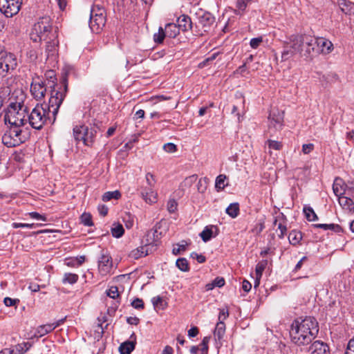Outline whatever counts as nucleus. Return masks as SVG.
I'll list each match as a JSON object with an SVG mask.
<instances>
[{
    "mask_svg": "<svg viewBox=\"0 0 354 354\" xmlns=\"http://www.w3.org/2000/svg\"><path fill=\"white\" fill-rule=\"evenodd\" d=\"M131 306L136 309H143L144 302L141 299L136 298L131 302Z\"/></svg>",
    "mask_w": 354,
    "mask_h": 354,
    "instance_id": "13d9d810",
    "label": "nucleus"
},
{
    "mask_svg": "<svg viewBox=\"0 0 354 354\" xmlns=\"http://www.w3.org/2000/svg\"><path fill=\"white\" fill-rule=\"evenodd\" d=\"M339 6L343 12L345 14H349L352 9V3L350 2H346L345 1L342 0L339 3Z\"/></svg>",
    "mask_w": 354,
    "mask_h": 354,
    "instance_id": "c03bdc74",
    "label": "nucleus"
},
{
    "mask_svg": "<svg viewBox=\"0 0 354 354\" xmlns=\"http://www.w3.org/2000/svg\"><path fill=\"white\" fill-rule=\"evenodd\" d=\"M298 53L297 50H295L294 42L290 41L285 43L284 49L281 53V61L285 62L290 58L292 57L295 54Z\"/></svg>",
    "mask_w": 354,
    "mask_h": 354,
    "instance_id": "aec40b11",
    "label": "nucleus"
},
{
    "mask_svg": "<svg viewBox=\"0 0 354 354\" xmlns=\"http://www.w3.org/2000/svg\"><path fill=\"white\" fill-rule=\"evenodd\" d=\"M225 333V324L223 321L218 322L216 324V328L214 331V335L216 339L220 341L223 339Z\"/></svg>",
    "mask_w": 354,
    "mask_h": 354,
    "instance_id": "bb28decb",
    "label": "nucleus"
},
{
    "mask_svg": "<svg viewBox=\"0 0 354 354\" xmlns=\"http://www.w3.org/2000/svg\"><path fill=\"white\" fill-rule=\"evenodd\" d=\"M62 322H63V320L61 319L55 323L39 326L37 328L36 333L35 334V337H41L45 335L50 333L54 329H55L57 327H58Z\"/></svg>",
    "mask_w": 354,
    "mask_h": 354,
    "instance_id": "2eb2a0df",
    "label": "nucleus"
},
{
    "mask_svg": "<svg viewBox=\"0 0 354 354\" xmlns=\"http://www.w3.org/2000/svg\"><path fill=\"white\" fill-rule=\"evenodd\" d=\"M327 230H331L336 233H340L343 232L342 227L337 224H328Z\"/></svg>",
    "mask_w": 354,
    "mask_h": 354,
    "instance_id": "052dcab7",
    "label": "nucleus"
},
{
    "mask_svg": "<svg viewBox=\"0 0 354 354\" xmlns=\"http://www.w3.org/2000/svg\"><path fill=\"white\" fill-rule=\"evenodd\" d=\"M288 239L290 244L296 245L299 243L302 239L301 232L297 230H292L289 233Z\"/></svg>",
    "mask_w": 354,
    "mask_h": 354,
    "instance_id": "c756f323",
    "label": "nucleus"
},
{
    "mask_svg": "<svg viewBox=\"0 0 354 354\" xmlns=\"http://www.w3.org/2000/svg\"><path fill=\"white\" fill-rule=\"evenodd\" d=\"M135 344L133 341H126L122 343L119 347L120 354H131L135 348Z\"/></svg>",
    "mask_w": 354,
    "mask_h": 354,
    "instance_id": "a878e982",
    "label": "nucleus"
},
{
    "mask_svg": "<svg viewBox=\"0 0 354 354\" xmlns=\"http://www.w3.org/2000/svg\"><path fill=\"white\" fill-rule=\"evenodd\" d=\"M19 93V99L10 102L4 115L5 122L9 123L10 126L22 127L27 121L28 107L24 103L25 95L21 91Z\"/></svg>",
    "mask_w": 354,
    "mask_h": 354,
    "instance_id": "7ed1b4c3",
    "label": "nucleus"
},
{
    "mask_svg": "<svg viewBox=\"0 0 354 354\" xmlns=\"http://www.w3.org/2000/svg\"><path fill=\"white\" fill-rule=\"evenodd\" d=\"M251 1L252 0H237L236 4V9L234 10V12L237 15H243L248 6V3Z\"/></svg>",
    "mask_w": 354,
    "mask_h": 354,
    "instance_id": "7c9ffc66",
    "label": "nucleus"
},
{
    "mask_svg": "<svg viewBox=\"0 0 354 354\" xmlns=\"http://www.w3.org/2000/svg\"><path fill=\"white\" fill-rule=\"evenodd\" d=\"M345 354H354V337L349 340Z\"/></svg>",
    "mask_w": 354,
    "mask_h": 354,
    "instance_id": "69168bd1",
    "label": "nucleus"
},
{
    "mask_svg": "<svg viewBox=\"0 0 354 354\" xmlns=\"http://www.w3.org/2000/svg\"><path fill=\"white\" fill-rule=\"evenodd\" d=\"M121 197V194L119 191L115 190L113 192H107L102 196L104 201H109L112 198L118 199Z\"/></svg>",
    "mask_w": 354,
    "mask_h": 354,
    "instance_id": "58836bf2",
    "label": "nucleus"
},
{
    "mask_svg": "<svg viewBox=\"0 0 354 354\" xmlns=\"http://www.w3.org/2000/svg\"><path fill=\"white\" fill-rule=\"evenodd\" d=\"M314 149V145L309 143V144H304L302 146V152L304 154H308L310 153Z\"/></svg>",
    "mask_w": 354,
    "mask_h": 354,
    "instance_id": "774afa93",
    "label": "nucleus"
},
{
    "mask_svg": "<svg viewBox=\"0 0 354 354\" xmlns=\"http://www.w3.org/2000/svg\"><path fill=\"white\" fill-rule=\"evenodd\" d=\"M151 301L155 308L164 309L167 306V302L160 296L153 297Z\"/></svg>",
    "mask_w": 354,
    "mask_h": 354,
    "instance_id": "e433bc0d",
    "label": "nucleus"
},
{
    "mask_svg": "<svg viewBox=\"0 0 354 354\" xmlns=\"http://www.w3.org/2000/svg\"><path fill=\"white\" fill-rule=\"evenodd\" d=\"M107 295L112 299H117L119 297L118 288L116 286H111L107 291Z\"/></svg>",
    "mask_w": 354,
    "mask_h": 354,
    "instance_id": "603ef678",
    "label": "nucleus"
},
{
    "mask_svg": "<svg viewBox=\"0 0 354 354\" xmlns=\"http://www.w3.org/2000/svg\"><path fill=\"white\" fill-rule=\"evenodd\" d=\"M210 337L209 336H207V337H205L203 340H202V342L201 344V353H204V354H207L208 353V344L210 341Z\"/></svg>",
    "mask_w": 354,
    "mask_h": 354,
    "instance_id": "09e8293b",
    "label": "nucleus"
},
{
    "mask_svg": "<svg viewBox=\"0 0 354 354\" xmlns=\"http://www.w3.org/2000/svg\"><path fill=\"white\" fill-rule=\"evenodd\" d=\"M188 243L186 241H182L180 243L177 245V247L173 248V254L175 255L179 254L181 251L186 250Z\"/></svg>",
    "mask_w": 354,
    "mask_h": 354,
    "instance_id": "a18cd8bd",
    "label": "nucleus"
},
{
    "mask_svg": "<svg viewBox=\"0 0 354 354\" xmlns=\"http://www.w3.org/2000/svg\"><path fill=\"white\" fill-rule=\"evenodd\" d=\"M21 127L16 126H10V130L8 131L10 136H12V138L15 140H19L21 141V143L24 142L23 138H21V130L20 129Z\"/></svg>",
    "mask_w": 354,
    "mask_h": 354,
    "instance_id": "72a5a7b5",
    "label": "nucleus"
},
{
    "mask_svg": "<svg viewBox=\"0 0 354 354\" xmlns=\"http://www.w3.org/2000/svg\"><path fill=\"white\" fill-rule=\"evenodd\" d=\"M13 228H19V227H26V228H35L37 226H41V224H35V223H13L12 224Z\"/></svg>",
    "mask_w": 354,
    "mask_h": 354,
    "instance_id": "de8ad7c7",
    "label": "nucleus"
},
{
    "mask_svg": "<svg viewBox=\"0 0 354 354\" xmlns=\"http://www.w3.org/2000/svg\"><path fill=\"white\" fill-rule=\"evenodd\" d=\"M146 182L147 183V187H154L156 180L155 176L151 173H147L145 176Z\"/></svg>",
    "mask_w": 354,
    "mask_h": 354,
    "instance_id": "3c124183",
    "label": "nucleus"
},
{
    "mask_svg": "<svg viewBox=\"0 0 354 354\" xmlns=\"http://www.w3.org/2000/svg\"><path fill=\"white\" fill-rule=\"evenodd\" d=\"M78 279H79V276L77 274L66 272L64 274V277L62 279V283L64 284H66V283L74 284L78 281Z\"/></svg>",
    "mask_w": 354,
    "mask_h": 354,
    "instance_id": "473e14b6",
    "label": "nucleus"
},
{
    "mask_svg": "<svg viewBox=\"0 0 354 354\" xmlns=\"http://www.w3.org/2000/svg\"><path fill=\"white\" fill-rule=\"evenodd\" d=\"M96 136L95 128H88L85 124H78L73 127V136L76 141H82L86 146H91Z\"/></svg>",
    "mask_w": 354,
    "mask_h": 354,
    "instance_id": "0eeeda50",
    "label": "nucleus"
},
{
    "mask_svg": "<svg viewBox=\"0 0 354 354\" xmlns=\"http://www.w3.org/2000/svg\"><path fill=\"white\" fill-rule=\"evenodd\" d=\"M176 265L181 271L187 272L189 270L188 261L185 258L177 259Z\"/></svg>",
    "mask_w": 354,
    "mask_h": 354,
    "instance_id": "ea45409f",
    "label": "nucleus"
},
{
    "mask_svg": "<svg viewBox=\"0 0 354 354\" xmlns=\"http://www.w3.org/2000/svg\"><path fill=\"white\" fill-rule=\"evenodd\" d=\"M311 354H329L328 346L320 341L314 342L308 348Z\"/></svg>",
    "mask_w": 354,
    "mask_h": 354,
    "instance_id": "dca6fc26",
    "label": "nucleus"
},
{
    "mask_svg": "<svg viewBox=\"0 0 354 354\" xmlns=\"http://www.w3.org/2000/svg\"><path fill=\"white\" fill-rule=\"evenodd\" d=\"M106 23L105 10L100 5H93L91 9L89 26L92 32L98 33Z\"/></svg>",
    "mask_w": 354,
    "mask_h": 354,
    "instance_id": "423d86ee",
    "label": "nucleus"
},
{
    "mask_svg": "<svg viewBox=\"0 0 354 354\" xmlns=\"http://www.w3.org/2000/svg\"><path fill=\"white\" fill-rule=\"evenodd\" d=\"M163 149L167 153H174L177 150L176 145L171 142L165 144Z\"/></svg>",
    "mask_w": 354,
    "mask_h": 354,
    "instance_id": "4d7b16f0",
    "label": "nucleus"
},
{
    "mask_svg": "<svg viewBox=\"0 0 354 354\" xmlns=\"http://www.w3.org/2000/svg\"><path fill=\"white\" fill-rule=\"evenodd\" d=\"M123 221L127 229H130L133 226L134 224V216L130 213H125L123 216Z\"/></svg>",
    "mask_w": 354,
    "mask_h": 354,
    "instance_id": "a19ab883",
    "label": "nucleus"
},
{
    "mask_svg": "<svg viewBox=\"0 0 354 354\" xmlns=\"http://www.w3.org/2000/svg\"><path fill=\"white\" fill-rule=\"evenodd\" d=\"M191 257L195 259L198 263H202L206 261V258L203 254H198L196 252H192Z\"/></svg>",
    "mask_w": 354,
    "mask_h": 354,
    "instance_id": "338daca9",
    "label": "nucleus"
},
{
    "mask_svg": "<svg viewBox=\"0 0 354 354\" xmlns=\"http://www.w3.org/2000/svg\"><path fill=\"white\" fill-rule=\"evenodd\" d=\"M81 221L86 226H92L93 225L92 221V216L88 213H84L81 216Z\"/></svg>",
    "mask_w": 354,
    "mask_h": 354,
    "instance_id": "49530a36",
    "label": "nucleus"
},
{
    "mask_svg": "<svg viewBox=\"0 0 354 354\" xmlns=\"http://www.w3.org/2000/svg\"><path fill=\"white\" fill-rule=\"evenodd\" d=\"M226 179V176L225 175L221 174L218 176L216 178L215 187L218 189H223L225 187V180Z\"/></svg>",
    "mask_w": 354,
    "mask_h": 354,
    "instance_id": "37998d69",
    "label": "nucleus"
},
{
    "mask_svg": "<svg viewBox=\"0 0 354 354\" xmlns=\"http://www.w3.org/2000/svg\"><path fill=\"white\" fill-rule=\"evenodd\" d=\"M215 21V19L209 12L204 13L199 19V23L202 25L205 31L209 28Z\"/></svg>",
    "mask_w": 354,
    "mask_h": 354,
    "instance_id": "b1692460",
    "label": "nucleus"
},
{
    "mask_svg": "<svg viewBox=\"0 0 354 354\" xmlns=\"http://www.w3.org/2000/svg\"><path fill=\"white\" fill-rule=\"evenodd\" d=\"M124 232L122 225L120 223H114L111 227V234L115 238L121 237Z\"/></svg>",
    "mask_w": 354,
    "mask_h": 354,
    "instance_id": "c9c22d12",
    "label": "nucleus"
},
{
    "mask_svg": "<svg viewBox=\"0 0 354 354\" xmlns=\"http://www.w3.org/2000/svg\"><path fill=\"white\" fill-rule=\"evenodd\" d=\"M265 226L263 223L259 222L256 224V225L254 227V228L252 230V232L256 234H259L264 229Z\"/></svg>",
    "mask_w": 354,
    "mask_h": 354,
    "instance_id": "e2e57ef3",
    "label": "nucleus"
},
{
    "mask_svg": "<svg viewBox=\"0 0 354 354\" xmlns=\"http://www.w3.org/2000/svg\"><path fill=\"white\" fill-rule=\"evenodd\" d=\"M178 26L180 30L187 31L192 28V21L189 17L187 15H181L178 19Z\"/></svg>",
    "mask_w": 354,
    "mask_h": 354,
    "instance_id": "393cba45",
    "label": "nucleus"
},
{
    "mask_svg": "<svg viewBox=\"0 0 354 354\" xmlns=\"http://www.w3.org/2000/svg\"><path fill=\"white\" fill-rule=\"evenodd\" d=\"M226 213L232 218H236L239 214V205L237 203L230 204L226 208Z\"/></svg>",
    "mask_w": 354,
    "mask_h": 354,
    "instance_id": "f704fd0d",
    "label": "nucleus"
},
{
    "mask_svg": "<svg viewBox=\"0 0 354 354\" xmlns=\"http://www.w3.org/2000/svg\"><path fill=\"white\" fill-rule=\"evenodd\" d=\"M141 196L149 204L155 203L157 201V193L153 190V187H143L141 191Z\"/></svg>",
    "mask_w": 354,
    "mask_h": 354,
    "instance_id": "6ab92c4d",
    "label": "nucleus"
},
{
    "mask_svg": "<svg viewBox=\"0 0 354 354\" xmlns=\"http://www.w3.org/2000/svg\"><path fill=\"white\" fill-rule=\"evenodd\" d=\"M262 41H263V39H262L261 37H255V38H252L250 40V44L252 48L256 49L259 46V45L262 43Z\"/></svg>",
    "mask_w": 354,
    "mask_h": 354,
    "instance_id": "6e6d98bb",
    "label": "nucleus"
},
{
    "mask_svg": "<svg viewBox=\"0 0 354 354\" xmlns=\"http://www.w3.org/2000/svg\"><path fill=\"white\" fill-rule=\"evenodd\" d=\"M62 86L59 90L54 88L51 91V96L48 104H37L28 115L30 125L37 130H40L46 123L50 120V113H52L53 122L58 112L59 108L63 102L68 90V80L66 75L62 79Z\"/></svg>",
    "mask_w": 354,
    "mask_h": 354,
    "instance_id": "f257e3e1",
    "label": "nucleus"
},
{
    "mask_svg": "<svg viewBox=\"0 0 354 354\" xmlns=\"http://www.w3.org/2000/svg\"><path fill=\"white\" fill-rule=\"evenodd\" d=\"M165 32L167 37L174 38L180 33V28L174 24H168Z\"/></svg>",
    "mask_w": 354,
    "mask_h": 354,
    "instance_id": "c85d7f7f",
    "label": "nucleus"
},
{
    "mask_svg": "<svg viewBox=\"0 0 354 354\" xmlns=\"http://www.w3.org/2000/svg\"><path fill=\"white\" fill-rule=\"evenodd\" d=\"M304 212L306 218L308 221H315L318 220V217L312 207H304Z\"/></svg>",
    "mask_w": 354,
    "mask_h": 354,
    "instance_id": "4c0bfd02",
    "label": "nucleus"
},
{
    "mask_svg": "<svg viewBox=\"0 0 354 354\" xmlns=\"http://www.w3.org/2000/svg\"><path fill=\"white\" fill-rule=\"evenodd\" d=\"M32 343L24 342L10 348H6L1 350L0 351V354H24L32 347Z\"/></svg>",
    "mask_w": 354,
    "mask_h": 354,
    "instance_id": "ddd939ff",
    "label": "nucleus"
},
{
    "mask_svg": "<svg viewBox=\"0 0 354 354\" xmlns=\"http://www.w3.org/2000/svg\"><path fill=\"white\" fill-rule=\"evenodd\" d=\"M290 41L294 42L295 50L298 54L306 58H312L315 56V39L306 35H293L290 37Z\"/></svg>",
    "mask_w": 354,
    "mask_h": 354,
    "instance_id": "20e7f679",
    "label": "nucleus"
},
{
    "mask_svg": "<svg viewBox=\"0 0 354 354\" xmlns=\"http://www.w3.org/2000/svg\"><path fill=\"white\" fill-rule=\"evenodd\" d=\"M216 228L213 225L206 226L204 230L201 232L200 236L204 242L209 241L212 236L213 232L212 229Z\"/></svg>",
    "mask_w": 354,
    "mask_h": 354,
    "instance_id": "2f4dec72",
    "label": "nucleus"
},
{
    "mask_svg": "<svg viewBox=\"0 0 354 354\" xmlns=\"http://www.w3.org/2000/svg\"><path fill=\"white\" fill-rule=\"evenodd\" d=\"M333 190L335 196L338 197L347 194L346 183H344L340 178H336L333 185Z\"/></svg>",
    "mask_w": 354,
    "mask_h": 354,
    "instance_id": "a211bd4d",
    "label": "nucleus"
},
{
    "mask_svg": "<svg viewBox=\"0 0 354 354\" xmlns=\"http://www.w3.org/2000/svg\"><path fill=\"white\" fill-rule=\"evenodd\" d=\"M113 268L112 258L110 255L102 251L98 259V270L101 275L109 274Z\"/></svg>",
    "mask_w": 354,
    "mask_h": 354,
    "instance_id": "f8f14e48",
    "label": "nucleus"
},
{
    "mask_svg": "<svg viewBox=\"0 0 354 354\" xmlns=\"http://www.w3.org/2000/svg\"><path fill=\"white\" fill-rule=\"evenodd\" d=\"M58 44L57 34L52 33L49 39L46 40V45L45 49V53L46 56V60L53 66L57 62L58 58Z\"/></svg>",
    "mask_w": 354,
    "mask_h": 354,
    "instance_id": "1a4fd4ad",
    "label": "nucleus"
},
{
    "mask_svg": "<svg viewBox=\"0 0 354 354\" xmlns=\"http://www.w3.org/2000/svg\"><path fill=\"white\" fill-rule=\"evenodd\" d=\"M28 215L32 218L37 219V220H41V221H44V222L47 221V219H46L45 216L41 215V214H39L38 212H29Z\"/></svg>",
    "mask_w": 354,
    "mask_h": 354,
    "instance_id": "bf43d9fd",
    "label": "nucleus"
},
{
    "mask_svg": "<svg viewBox=\"0 0 354 354\" xmlns=\"http://www.w3.org/2000/svg\"><path fill=\"white\" fill-rule=\"evenodd\" d=\"M315 55L318 54L328 55L333 50V44L328 39L324 37H317L315 39Z\"/></svg>",
    "mask_w": 354,
    "mask_h": 354,
    "instance_id": "9b49d317",
    "label": "nucleus"
},
{
    "mask_svg": "<svg viewBox=\"0 0 354 354\" xmlns=\"http://www.w3.org/2000/svg\"><path fill=\"white\" fill-rule=\"evenodd\" d=\"M340 206L346 211L348 212H354V202L353 201L346 196H340L338 198Z\"/></svg>",
    "mask_w": 354,
    "mask_h": 354,
    "instance_id": "412c9836",
    "label": "nucleus"
},
{
    "mask_svg": "<svg viewBox=\"0 0 354 354\" xmlns=\"http://www.w3.org/2000/svg\"><path fill=\"white\" fill-rule=\"evenodd\" d=\"M17 58L15 55L8 53L0 46V76H5L10 71L17 66Z\"/></svg>",
    "mask_w": 354,
    "mask_h": 354,
    "instance_id": "6e6552de",
    "label": "nucleus"
},
{
    "mask_svg": "<svg viewBox=\"0 0 354 354\" xmlns=\"http://www.w3.org/2000/svg\"><path fill=\"white\" fill-rule=\"evenodd\" d=\"M229 316V312L227 308H222L220 310L218 315V322L224 321Z\"/></svg>",
    "mask_w": 354,
    "mask_h": 354,
    "instance_id": "0e129e2a",
    "label": "nucleus"
},
{
    "mask_svg": "<svg viewBox=\"0 0 354 354\" xmlns=\"http://www.w3.org/2000/svg\"><path fill=\"white\" fill-rule=\"evenodd\" d=\"M22 0H0V11L7 17L17 15L21 7Z\"/></svg>",
    "mask_w": 354,
    "mask_h": 354,
    "instance_id": "9d476101",
    "label": "nucleus"
},
{
    "mask_svg": "<svg viewBox=\"0 0 354 354\" xmlns=\"http://www.w3.org/2000/svg\"><path fill=\"white\" fill-rule=\"evenodd\" d=\"M268 119L270 120V126H272L276 129H280L283 122V113L277 111H272L270 114Z\"/></svg>",
    "mask_w": 354,
    "mask_h": 354,
    "instance_id": "f3484780",
    "label": "nucleus"
},
{
    "mask_svg": "<svg viewBox=\"0 0 354 354\" xmlns=\"http://www.w3.org/2000/svg\"><path fill=\"white\" fill-rule=\"evenodd\" d=\"M2 142L8 147H13L19 145L21 141L19 140H14L12 136H10L8 132L5 133L2 136Z\"/></svg>",
    "mask_w": 354,
    "mask_h": 354,
    "instance_id": "cd10ccee",
    "label": "nucleus"
},
{
    "mask_svg": "<svg viewBox=\"0 0 354 354\" xmlns=\"http://www.w3.org/2000/svg\"><path fill=\"white\" fill-rule=\"evenodd\" d=\"M30 92L36 100H41L46 94V87L44 82H33L30 86Z\"/></svg>",
    "mask_w": 354,
    "mask_h": 354,
    "instance_id": "4468645a",
    "label": "nucleus"
},
{
    "mask_svg": "<svg viewBox=\"0 0 354 354\" xmlns=\"http://www.w3.org/2000/svg\"><path fill=\"white\" fill-rule=\"evenodd\" d=\"M268 147L272 149L280 150L282 147V144L280 142L269 140L268 141Z\"/></svg>",
    "mask_w": 354,
    "mask_h": 354,
    "instance_id": "864d4df0",
    "label": "nucleus"
},
{
    "mask_svg": "<svg viewBox=\"0 0 354 354\" xmlns=\"http://www.w3.org/2000/svg\"><path fill=\"white\" fill-rule=\"evenodd\" d=\"M52 33L57 34V30L52 26L51 19L48 16H44L39 19L34 25L31 39L34 41L47 40Z\"/></svg>",
    "mask_w": 354,
    "mask_h": 354,
    "instance_id": "39448f33",
    "label": "nucleus"
},
{
    "mask_svg": "<svg viewBox=\"0 0 354 354\" xmlns=\"http://www.w3.org/2000/svg\"><path fill=\"white\" fill-rule=\"evenodd\" d=\"M149 246V245H145L140 246V247H138V248L133 250L130 252L129 257L134 259H138L141 257L148 255Z\"/></svg>",
    "mask_w": 354,
    "mask_h": 354,
    "instance_id": "5701e85b",
    "label": "nucleus"
},
{
    "mask_svg": "<svg viewBox=\"0 0 354 354\" xmlns=\"http://www.w3.org/2000/svg\"><path fill=\"white\" fill-rule=\"evenodd\" d=\"M19 299H12L10 297H5L3 299L4 304L8 306H15L17 308V305L19 303Z\"/></svg>",
    "mask_w": 354,
    "mask_h": 354,
    "instance_id": "8fccbe9b",
    "label": "nucleus"
},
{
    "mask_svg": "<svg viewBox=\"0 0 354 354\" xmlns=\"http://www.w3.org/2000/svg\"><path fill=\"white\" fill-rule=\"evenodd\" d=\"M165 36H167L165 32L163 30L162 28L160 27L158 32L153 35V40L157 44H161Z\"/></svg>",
    "mask_w": 354,
    "mask_h": 354,
    "instance_id": "79ce46f5",
    "label": "nucleus"
},
{
    "mask_svg": "<svg viewBox=\"0 0 354 354\" xmlns=\"http://www.w3.org/2000/svg\"><path fill=\"white\" fill-rule=\"evenodd\" d=\"M347 195L354 196V180H348L346 183Z\"/></svg>",
    "mask_w": 354,
    "mask_h": 354,
    "instance_id": "680f3d73",
    "label": "nucleus"
},
{
    "mask_svg": "<svg viewBox=\"0 0 354 354\" xmlns=\"http://www.w3.org/2000/svg\"><path fill=\"white\" fill-rule=\"evenodd\" d=\"M268 265V260L263 259L259 261L255 268L256 279L254 282V288L259 285L260 279L262 277L263 272Z\"/></svg>",
    "mask_w": 354,
    "mask_h": 354,
    "instance_id": "4be33fe9",
    "label": "nucleus"
},
{
    "mask_svg": "<svg viewBox=\"0 0 354 354\" xmlns=\"http://www.w3.org/2000/svg\"><path fill=\"white\" fill-rule=\"evenodd\" d=\"M318 331V323L314 317H299L292 322L290 335L294 344L308 345L315 338Z\"/></svg>",
    "mask_w": 354,
    "mask_h": 354,
    "instance_id": "f03ea898",
    "label": "nucleus"
},
{
    "mask_svg": "<svg viewBox=\"0 0 354 354\" xmlns=\"http://www.w3.org/2000/svg\"><path fill=\"white\" fill-rule=\"evenodd\" d=\"M177 202L174 199L169 200L167 203V209L170 213H174L177 209Z\"/></svg>",
    "mask_w": 354,
    "mask_h": 354,
    "instance_id": "5fc2aeb1",
    "label": "nucleus"
}]
</instances>
